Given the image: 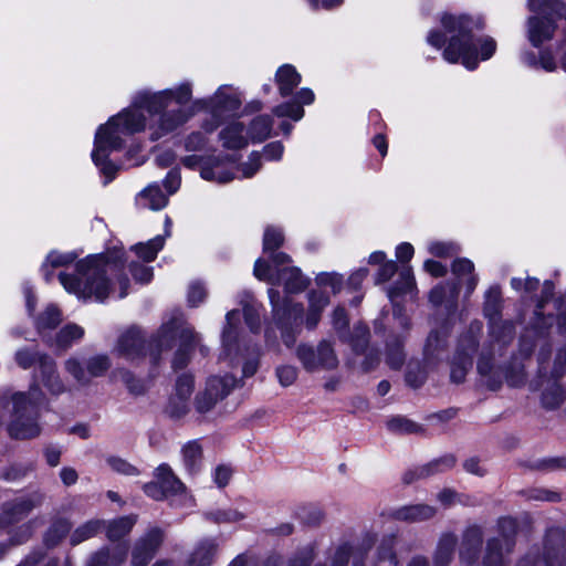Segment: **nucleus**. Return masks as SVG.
<instances>
[{
  "label": "nucleus",
  "mask_w": 566,
  "mask_h": 566,
  "mask_svg": "<svg viewBox=\"0 0 566 566\" xmlns=\"http://www.w3.org/2000/svg\"><path fill=\"white\" fill-rule=\"evenodd\" d=\"M193 81L184 80L163 90L139 91L128 107L97 128L91 156L104 176V185L114 180L119 169L109 156L123 148L128 136L147 132L149 140L158 142L184 127L199 111L211 115L201 128L213 133L222 117L241 106V94L231 85H221L211 96L197 99H193Z\"/></svg>",
  "instance_id": "1"
},
{
  "label": "nucleus",
  "mask_w": 566,
  "mask_h": 566,
  "mask_svg": "<svg viewBox=\"0 0 566 566\" xmlns=\"http://www.w3.org/2000/svg\"><path fill=\"white\" fill-rule=\"evenodd\" d=\"M74 251H51L41 271L46 282L53 279L52 270L61 269L57 279L64 290L83 302L104 303L108 297L124 298L130 287L124 273L123 245H114L99 254L76 261Z\"/></svg>",
  "instance_id": "2"
},
{
  "label": "nucleus",
  "mask_w": 566,
  "mask_h": 566,
  "mask_svg": "<svg viewBox=\"0 0 566 566\" xmlns=\"http://www.w3.org/2000/svg\"><path fill=\"white\" fill-rule=\"evenodd\" d=\"M439 22L440 29H431L426 41L440 50L448 63H461L467 70L474 71L481 62L495 55L496 40L489 34H479L485 29L482 15L443 12Z\"/></svg>",
  "instance_id": "3"
},
{
  "label": "nucleus",
  "mask_w": 566,
  "mask_h": 566,
  "mask_svg": "<svg viewBox=\"0 0 566 566\" xmlns=\"http://www.w3.org/2000/svg\"><path fill=\"white\" fill-rule=\"evenodd\" d=\"M514 551L510 539L489 537L482 554V566H506V559ZM566 556L565 534L560 530H549L545 536L543 551L533 548L521 556L513 566H560Z\"/></svg>",
  "instance_id": "4"
},
{
  "label": "nucleus",
  "mask_w": 566,
  "mask_h": 566,
  "mask_svg": "<svg viewBox=\"0 0 566 566\" xmlns=\"http://www.w3.org/2000/svg\"><path fill=\"white\" fill-rule=\"evenodd\" d=\"M181 163L189 169L200 167V177L203 180L223 185L232 181L237 177V171H240L243 178L253 177L261 168V155L252 151L248 161L241 166L234 156L188 155L182 157Z\"/></svg>",
  "instance_id": "5"
},
{
  "label": "nucleus",
  "mask_w": 566,
  "mask_h": 566,
  "mask_svg": "<svg viewBox=\"0 0 566 566\" xmlns=\"http://www.w3.org/2000/svg\"><path fill=\"white\" fill-rule=\"evenodd\" d=\"M44 395L38 385H31L28 391L13 392L6 401L10 411L8 432L14 439H32L40 434L39 410Z\"/></svg>",
  "instance_id": "6"
},
{
  "label": "nucleus",
  "mask_w": 566,
  "mask_h": 566,
  "mask_svg": "<svg viewBox=\"0 0 566 566\" xmlns=\"http://www.w3.org/2000/svg\"><path fill=\"white\" fill-rule=\"evenodd\" d=\"M177 337L180 345L175 354L172 367L179 369L186 366L189 359V349L199 344L200 335L185 321L181 314L174 315L164 322L151 337L150 358L154 364L158 361L163 352L172 347Z\"/></svg>",
  "instance_id": "7"
},
{
  "label": "nucleus",
  "mask_w": 566,
  "mask_h": 566,
  "mask_svg": "<svg viewBox=\"0 0 566 566\" xmlns=\"http://www.w3.org/2000/svg\"><path fill=\"white\" fill-rule=\"evenodd\" d=\"M239 322V311L232 310L227 313L219 360L232 368L242 363V376L252 377L258 371L261 350L256 345H249L240 337Z\"/></svg>",
  "instance_id": "8"
},
{
  "label": "nucleus",
  "mask_w": 566,
  "mask_h": 566,
  "mask_svg": "<svg viewBox=\"0 0 566 566\" xmlns=\"http://www.w3.org/2000/svg\"><path fill=\"white\" fill-rule=\"evenodd\" d=\"M291 262L286 253L273 254L272 263L258 259L253 270L254 276L273 286H283L287 294L301 293L308 286L310 280L300 268L291 265Z\"/></svg>",
  "instance_id": "9"
},
{
  "label": "nucleus",
  "mask_w": 566,
  "mask_h": 566,
  "mask_svg": "<svg viewBox=\"0 0 566 566\" xmlns=\"http://www.w3.org/2000/svg\"><path fill=\"white\" fill-rule=\"evenodd\" d=\"M563 8L564 2H530L532 14L527 20V39L534 48L553 38Z\"/></svg>",
  "instance_id": "10"
},
{
  "label": "nucleus",
  "mask_w": 566,
  "mask_h": 566,
  "mask_svg": "<svg viewBox=\"0 0 566 566\" xmlns=\"http://www.w3.org/2000/svg\"><path fill=\"white\" fill-rule=\"evenodd\" d=\"M503 297L501 286L491 285L484 293L483 315L489 322L490 336L493 346L501 350L514 337V325L512 322L502 321Z\"/></svg>",
  "instance_id": "11"
},
{
  "label": "nucleus",
  "mask_w": 566,
  "mask_h": 566,
  "mask_svg": "<svg viewBox=\"0 0 566 566\" xmlns=\"http://www.w3.org/2000/svg\"><path fill=\"white\" fill-rule=\"evenodd\" d=\"M269 298L272 305L273 319L281 331V337L286 347L295 344L297 328L303 318V305L287 298L281 302V295L274 287L269 289Z\"/></svg>",
  "instance_id": "12"
},
{
  "label": "nucleus",
  "mask_w": 566,
  "mask_h": 566,
  "mask_svg": "<svg viewBox=\"0 0 566 566\" xmlns=\"http://www.w3.org/2000/svg\"><path fill=\"white\" fill-rule=\"evenodd\" d=\"M482 323L474 321L468 332L461 336L454 357L451 361V380L460 384L464 380L467 371L472 367V357L478 348V336L481 334Z\"/></svg>",
  "instance_id": "13"
},
{
  "label": "nucleus",
  "mask_w": 566,
  "mask_h": 566,
  "mask_svg": "<svg viewBox=\"0 0 566 566\" xmlns=\"http://www.w3.org/2000/svg\"><path fill=\"white\" fill-rule=\"evenodd\" d=\"M295 355L308 373L333 370L338 366L334 347L327 340H321L316 347L310 344H300L296 347Z\"/></svg>",
  "instance_id": "14"
},
{
  "label": "nucleus",
  "mask_w": 566,
  "mask_h": 566,
  "mask_svg": "<svg viewBox=\"0 0 566 566\" xmlns=\"http://www.w3.org/2000/svg\"><path fill=\"white\" fill-rule=\"evenodd\" d=\"M237 384V378L228 373L210 376L203 390L199 391L195 398L196 410L199 413L209 412L235 388Z\"/></svg>",
  "instance_id": "15"
},
{
  "label": "nucleus",
  "mask_w": 566,
  "mask_h": 566,
  "mask_svg": "<svg viewBox=\"0 0 566 566\" xmlns=\"http://www.w3.org/2000/svg\"><path fill=\"white\" fill-rule=\"evenodd\" d=\"M353 547L348 542H340L328 548L324 563L314 566H348ZM315 558V546L310 544L301 548L287 566H310Z\"/></svg>",
  "instance_id": "16"
},
{
  "label": "nucleus",
  "mask_w": 566,
  "mask_h": 566,
  "mask_svg": "<svg viewBox=\"0 0 566 566\" xmlns=\"http://www.w3.org/2000/svg\"><path fill=\"white\" fill-rule=\"evenodd\" d=\"M111 367V359L107 355L97 354L81 361L78 357L72 356L64 363V369L80 385L90 384L92 378L102 377Z\"/></svg>",
  "instance_id": "17"
},
{
  "label": "nucleus",
  "mask_w": 566,
  "mask_h": 566,
  "mask_svg": "<svg viewBox=\"0 0 566 566\" xmlns=\"http://www.w3.org/2000/svg\"><path fill=\"white\" fill-rule=\"evenodd\" d=\"M396 544L397 537L395 534L384 536L370 560L366 563L354 562L353 566H400ZM405 566H430L429 558L416 554L407 560Z\"/></svg>",
  "instance_id": "18"
},
{
  "label": "nucleus",
  "mask_w": 566,
  "mask_h": 566,
  "mask_svg": "<svg viewBox=\"0 0 566 566\" xmlns=\"http://www.w3.org/2000/svg\"><path fill=\"white\" fill-rule=\"evenodd\" d=\"M42 502L43 495L39 492H32L3 503L0 510V530H7L18 524L35 507H39Z\"/></svg>",
  "instance_id": "19"
},
{
  "label": "nucleus",
  "mask_w": 566,
  "mask_h": 566,
  "mask_svg": "<svg viewBox=\"0 0 566 566\" xmlns=\"http://www.w3.org/2000/svg\"><path fill=\"white\" fill-rule=\"evenodd\" d=\"M150 343L147 344L145 335L139 327L130 326L123 331L114 347L115 353L129 361H136L150 353Z\"/></svg>",
  "instance_id": "20"
},
{
  "label": "nucleus",
  "mask_w": 566,
  "mask_h": 566,
  "mask_svg": "<svg viewBox=\"0 0 566 566\" xmlns=\"http://www.w3.org/2000/svg\"><path fill=\"white\" fill-rule=\"evenodd\" d=\"M484 539V531L481 525L467 526L459 544V563L461 566H480L479 558Z\"/></svg>",
  "instance_id": "21"
},
{
  "label": "nucleus",
  "mask_w": 566,
  "mask_h": 566,
  "mask_svg": "<svg viewBox=\"0 0 566 566\" xmlns=\"http://www.w3.org/2000/svg\"><path fill=\"white\" fill-rule=\"evenodd\" d=\"M436 509L427 504L406 505L388 513H382L378 520L374 522L373 527L378 531L382 528V522L385 518H392L403 522H420L433 517Z\"/></svg>",
  "instance_id": "22"
},
{
  "label": "nucleus",
  "mask_w": 566,
  "mask_h": 566,
  "mask_svg": "<svg viewBox=\"0 0 566 566\" xmlns=\"http://www.w3.org/2000/svg\"><path fill=\"white\" fill-rule=\"evenodd\" d=\"M315 101L314 92L308 87L297 91L291 101L279 104L273 108L276 117H289L294 122H298L304 117V106L311 105Z\"/></svg>",
  "instance_id": "23"
},
{
  "label": "nucleus",
  "mask_w": 566,
  "mask_h": 566,
  "mask_svg": "<svg viewBox=\"0 0 566 566\" xmlns=\"http://www.w3.org/2000/svg\"><path fill=\"white\" fill-rule=\"evenodd\" d=\"M416 291H417L416 280H415L412 270L409 266L402 268L399 271L398 281L395 283L394 286H391L388 290V297L390 298V301L394 305V314H395V316H397L399 324L403 328L407 327V318L399 314L397 304H396V297H398L400 295H407V294H409L412 297L415 295Z\"/></svg>",
  "instance_id": "24"
},
{
  "label": "nucleus",
  "mask_w": 566,
  "mask_h": 566,
  "mask_svg": "<svg viewBox=\"0 0 566 566\" xmlns=\"http://www.w3.org/2000/svg\"><path fill=\"white\" fill-rule=\"evenodd\" d=\"M127 551L124 544L112 548L104 546L90 555L85 566H122L127 558Z\"/></svg>",
  "instance_id": "25"
},
{
  "label": "nucleus",
  "mask_w": 566,
  "mask_h": 566,
  "mask_svg": "<svg viewBox=\"0 0 566 566\" xmlns=\"http://www.w3.org/2000/svg\"><path fill=\"white\" fill-rule=\"evenodd\" d=\"M449 329V326L443 325L441 329L430 332L424 346V360L428 365H433L444 357Z\"/></svg>",
  "instance_id": "26"
},
{
  "label": "nucleus",
  "mask_w": 566,
  "mask_h": 566,
  "mask_svg": "<svg viewBox=\"0 0 566 566\" xmlns=\"http://www.w3.org/2000/svg\"><path fill=\"white\" fill-rule=\"evenodd\" d=\"M39 370L43 386L52 394L64 392L65 386L56 370V365L50 356L39 357Z\"/></svg>",
  "instance_id": "27"
},
{
  "label": "nucleus",
  "mask_w": 566,
  "mask_h": 566,
  "mask_svg": "<svg viewBox=\"0 0 566 566\" xmlns=\"http://www.w3.org/2000/svg\"><path fill=\"white\" fill-rule=\"evenodd\" d=\"M219 139L227 149H241L247 147L250 142L244 125L238 120L227 124L220 130Z\"/></svg>",
  "instance_id": "28"
},
{
  "label": "nucleus",
  "mask_w": 566,
  "mask_h": 566,
  "mask_svg": "<svg viewBox=\"0 0 566 566\" xmlns=\"http://www.w3.org/2000/svg\"><path fill=\"white\" fill-rule=\"evenodd\" d=\"M171 221L168 217L165 220V233L156 235L147 242H140L132 247V250L144 262H151L157 258L159 251L163 250L166 238L170 235Z\"/></svg>",
  "instance_id": "29"
},
{
  "label": "nucleus",
  "mask_w": 566,
  "mask_h": 566,
  "mask_svg": "<svg viewBox=\"0 0 566 566\" xmlns=\"http://www.w3.org/2000/svg\"><path fill=\"white\" fill-rule=\"evenodd\" d=\"M214 538H205L196 544L189 554L185 566H211L218 552Z\"/></svg>",
  "instance_id": "30"
},
{
  "label": "nucleus",
  "mask_w": 566,
  "mask_h": 566,
  "mask_svg": "<svg viewBox=\"0 0 566 566\" xmlns=\"http://www.w3.org/2000/svg\"><path fill=\"white\" fill-rule=\"evenodd\" d=\"M301 81V74L292 64L281 65L275 73V84L282 97L291 96Z\"/></svg>",
  "instance_id": "31"
},
{
  "label": "nucleus",
  "mask_w": 566,
  "mask_h": 566,
  "mask_svg": "<svg viewBox=\"0 0 566 566\" xmlns=\"http://www.w3.org/2000/svg\"><path fill=\"white\" fill-rule=\"evenodd\" d=\"M181 461L189 474L198 473L203 463V448L199 440H190L181 448Z\"/></svg>",
  "instance_id": "32"
},
{
  "label": "nucleus",
  "mask_w": 566,
  "mask_h": 566,
  "mask_svg": "<svg viewBox=\"0 0 566 566\" xmlns=\"http://www.w3.org/2000/svg\"><path fill=\"white\" fill-rule=\"evenodd\" d=\"M308 308L305 316V325L308 329L317 326L322 313L329 304V295L323 291H310L307 294Z\"/></svg>",
  "instance_id": "33"
},
{
  "label": "nucleus",
  "mask_w": 566,
  "mask_h": 566,
  "mask_svg": "<svg viewBox=\"0 0 566 566\" xmlns=\"http://www.w3.org/2000/svg\"><path fill=\"white\" fill-rule=\"evenodd\" d=\"M451 270L459 280H463L465 296L469 297L479 283L473 262L467 258H458L452 262Z\"/></svg>",
  "instance_id": "34"
},
{
  "label": "nucleus",
  "mask_w": 566,
  "mask_h": 566,
  "mask_svg": "<svg viewBox=\"0 0 566 566\" xmlns=\"http://www.w3.org/2000/svg\"><path fill=\"white\" fill-rule=\"evenodd\" d=\"M458 294V284L454 282H446L438 284L431 290L429 300L436 306L444 304L448 311H450L455 307Z\"/></svg>",
  "instance_id": "35"
},
{
  "label": "nucleus",
  "mask_w": 566,
  "mask_h": 566,
  "mask_svg": "<svg viewBox=\"0 0 566 566\" xmlns=\"http://www.w3.org/2000/svg\"><path fill=\"white\" fill-rule=\"evenodd\" d=\"M137 522V515L120 516L111 521H105L106 537L111 542H117L127 536Z\"/></svg>",
  "instance_id": "36"
},
{
  "label": "nucleus",
  "mask_w": 566,
  "mask_h": 566,
  "mask_svg": "<svg viewBox=\"0 0 566 566\" xmlns=\"http://www.w3.org/2000/svg\"><path fill=\"white\" fill-rule=\"evenodd\" d=\"M154 476L167 491L168 496L182 495L186 493L185 484L175 475L168 464H160L156 469Z\"/></svg>",
  "instance_id": "37"
},
{
  "label": "nucleus",
  "mask_w": 566,
  "mask_h": 566,
  "mask_svg": "<svg viewBox=\"0 0 566 566\" xmlns=\"http://www.w3.org/2000/svg\"><path fill=\"white\" fill-rule=\"evenodd\" d=\"M138 203L150 210H160L167 206L168 198L157 184H151L139 193Z\"/></svg>",
  "instance_id": "38"
},
{
  "label": "nucleus",
  "mask_w": 566,
  "mask_h": 566,
  "mask_svg": "<svg viewBox=\"0 0 566 566\" xmlns=\"http://www.w3.org/2000/svg\"><path fill=\"white\" fill-rule=\"evenodd\" d=\"M17 566H72L69 559L61 562L54 555L39 548L30 552Z\"/></svg>",
  "instance_id": "39"
},
{
  "label": "nucleus",
  "mask_w": 566,
  "mask_h": 566,
  "mask_svg": "<svg viewBox=\"0 0 566 566\" xmlns=\"http://www.w3.org/2000/svg\"><path fill=\"white\" fill-rule=\"evenodd\" d=\"M273 128V119L270 115L254 117L247 129L250 142L262 143L268 139Z\"/></svg>",
  "instance_id": "40"
},
{
  "label": "nucleus",
  "mask_w": 566,
  "mask_h": 566,
  "mask_svg": "<svg viewBox=\"0 0 566 566\" xmlns=\"http://www.w3.org/2000/svg\"><path fill=\"white\" fill-rule=\"evenodd\" d=\"M105 526V521L99 518H94L86 521L85 523L78 525L70 535V543L72 546H76L87 539L96 536Z\"/></svg>",
  "instance_id": "41"
},
{
  "label": "nucleus",
  "mask_w": 566,
  "mask_h": 566,
  "mask_svg": "<svg viewBox=\"0 0 566 566\" xmlns=\"http://www.w3.org/2000/svg\"><path fill=\"white\" fill-rule=\"evenodd\" d=\"M84 334L85 331L82 326L74 323L66 324L57 332L53 345L59 349H67L75 342L81 340Z\"/></svg>",
  "instance_id": "42"
},
{
  "label": "nucleus",
  "mask_w": 566,
  "mask_h": 566,
  "mask_svg": "<svg viewBox=\"0 0 566 566\" xmlns=\"http://www.w3.org/2000/svg\"><path fill=\"white\" fill-rule=\"evenodd\" d=\"M316 291H323L325 294L336 295L344 285V277L337 272H321L315 276Z\"/></svg>",
  "instance_id": "43"
},
{
  "label": "nucleus",
  "mask_w": 566,
  "mask_h": 566,
  "mask_svg": "<svg viewBox=\"0 0 566 566\" xmlns=\"http://www.w3.org/2000/svg\"><path fill=\"white\" fill-rule=\"evenodd\" d=\"M522 61L532 67H541L546 72H554L557 69V61L551 50H541L538 57L531 52H524L521 56Z\"/></svg>",
  "instance_id": "44"
},
{
  "label": "nucleus",
  "mask_w": 566,
  "mask_h": 566,
  "mask_svg": "<svg viewBox=\"0 0 566 566\" xmlns=\"http://www.w3.org/2000/svg\"><path fill=\"white\" fill-rule=\"evenodd\" d=\"M71 530V522L66 518L55 520L44 535V543L48 547L57 545Z\"/></svg>",
  "instance_id": "45"
},
{
  "label": "nucleus",
  "mask_w": 566,
  "mask_h": 566,
  "mask_svg": "<svg viewBox=\"0 0 566 566\" xmlns=\"http://www.w3.org/2000/svg\"><path fill=\"white\" fill-rule=\"evenodd\" d=\"M62 316L60 310L50 304L35 319V325L40 334H44L45 331L56 327L61 323Z\"/></svg>",
  "instance_id": "46"
},
{
  "label": "nucleus",
  "mask_w": 566,
  "mask_h": 566,
  "mask_svg": "<svg viewBox=\"0 0 566 566\" xmlns=\"http://www.w3.org/2000/svg\"><path fill=\"white\" fill-rule=\"evenodd\" d=\"M284 234L280 228L266 227L263 235V252L269 255L272 262L273 254L279 253L276 250L282 245Z\"/></svg>",
  "instance_id": "47"
},
{
  "label": "nucleus",
  "mask_w": 566,
  "mask_h": 566,
  "mask_svg": "<svg viewBox=\"0 0 566 566\" xmlns=\"http://www.w3.org/2000/svg\"><path fill=\"white\" fill-rule=\"evenodd\" d=\"M565 397V390L554 380L544 389L542 402L545 408L555 409L564 402Z\"/></svg>",
  "instance_id": "48"
},
{
  "label": "nucleus",
  "mask_w": 566,
  "mask_h": 566,
  "mask_svg": "<svg viewBox=\"0 0 566 566\" xmlns=\"http://www.w3.org/2000/svg\"><path fill=\"white\" fill-rule=\"evenodd\" d=\"M211 133L206 132V129L202 128V130H195L185 136L182 144L186 151L189 153H196V151H202L207 149L209 145V135Z\"/></svg>",
  "instance_id": "49"
},
{
  "label": "nucleus",
  "mask_w": 566,
  "mask_h": 566,
  "mask_svg": "<svg viewBox=\"0 0 566 566\" xmlns=\"http://www.w3.org/2000/svg\"><path fill=\"white\" fill-rule=\"evenodd\" d=\"M245 517L247 514L244 512L233 507L216 510L208 514V518L218 524L238 523L243 521Z\"/></svg>",
  "instance_id": "50"
},
{
  "label": "nucleus",
  "mask_w": 566,
  "mask_h": 566,
  "mask_svg": "<svg viewBox=\"0 0 566 566\" xmlns=\"http://www.w3.org/2000/svg\"><path fill=\"white\" fill-rule=\"evenodd\" d=\"M208 296V292L203 282L193 280L187 289V304L190 307H197L202 304Z\"/></svg>",
  "instance_id": "51"
},
{
  "label": "nucleus",
  "mask_w": 566,
  "mask_h": 566,
  "mask_svg": "<svg viewBox=\"0 0 566 566\" xmlns=\"http://www.w3.org/2000/svg\"><path fill=\"white\" fill-rule=\"evenodd\" d=\"M430 254L437 258H450L459 252V245L452 241H430L427 244Z\"/></svg>",
  "instance_id": "52"
},
{
  "label": "nucleus",
  "mask_w": 566,
  "mask_h": 566,
  "mask_svg": "<svg viewBox=\"0 0 566 566\" xmlns=\"http://www.w3.org/2000/svg\"><path fill=\"white\" fill-rule=\"evenodd\" d=\"M261 305L252 297L243 304V315L247 325L251 332L256 333L260 329V310Z\"/></svg>",
  "instance_id": "53"
},
{
  "label": "nucleus",
  "mask_w": 566,
  "mask_h": 566,
  "mask_svg": "<svg viewBox=\"0 0 566 566\" xmlns=\"http://www.w3.org/2000/svg\"><path fill=\"white\" fill-rule=\"evenodd\" d=\"M510 284L515 292L525 297L531 296L541 285L539 280L533 276H527L525 279L512 277Z\"/></svg>",
  "instance_id": "54"
},
{
  "label": "nucleus",
  "mask_w": 566,
  "mask_h": 566,
  "mask_svg": "<svg viewBox=\"0 0 566 566\" xmlns=\"http://www.w3.org/2000/svg\"><path fill=\"white\" fill-rule=\"evenodd\" d=\"M517 531L516 521L512 517H500L497 520V535L493 536L494 538L500 539H510L513 543V547H515V535Z\"/></svg>",
  "instance_id": "55"
},
{
  "label": "nucleus",
  "mask_w": 566,
  "mask_h": 566,
  "mask_svg": "<svg viewBox=\"0 0 566 566\" xmlns=\"http://www.w3.org/2000/svg\"><path fill=\"white\" fill-rule=\"evenodd\" d=\"M387 363L394 368L398 369L402 366L405 360V355L402 353V342L400 338H395L394 340L388 342L387 344Z\"/></svg>",
  "instance_id": "56"
},
{
  "label": "nucleus",
  "mask_w": 566,
  "mask_h": 566,
  "mask_svg": "<svg viewBox=\"0 0 566 566\" xmlns=\"http://www.w3.org/2000/svg\"><path fill=\"white\" fill-rule=\"evenodd\" d=\"M33 530H34V523L32 521H29V522L18 526L13 531H11L9 534V539H10L11 544H13V546H19V545L27 543L31 538V536L33 534Z\"/></svg>",
  "instance_id": "57"
},
{
  "label": "nucleus",
  "mask_w": 566,
  "mask_h": 566,
  "mask_svg": "<svg viewBox=\"0 0 566 566\" xmlns=\"http://www.w3.org/2000/svg\"><path fill=\"white\" fill-rule=\"evenodd\" d=\"M163 531L160 528L154 527L150 528L144 536H142L138 542L144 544L148 552L155 555L163 543Z\"/></svg>",
  "instance_id": "58"
},
{
  "label": "nucleus",
  "mask_w": 566,
  "mask_h": 566,
  "mask_svg": "<svg viewBox=\"0 0 566 566\" xmlns=\"http://www.w3.org/2000/svg\"><path fill=\"white\" fill-rule=\"evenodd\" d=\"M387 427L394 432L412 433L419 430V426L411 420L396 416L387 421Z\"/></svg>",
  "instance_id": "59"
},
{
  "label": "nucleus",
  "mask_w": 566,
  "mask_h": 566,
  "mask_svg": "<svg viewBox=\"0 0 566 566\" xmlns=\"http://www.w3.org/2000/svg\"><path fill=\"white\" fill-rule=\"evenodd\" d=\"M189 411V399L171 395L167 405V412L174 418H180Z\"/></svg>",
  "instance_id": "60"
},
{
  "label": "nucleus",
  "mask_w": 566,
  "mask_h": 566,
  "mask_svg": "<svg viewBox=\"0 0 566 566\" xmlns=\"http://www.w3.org/2000/svg\"><path fill=\"white\" fill-rule=\"evenodd\" d=\"M298 370L292 365H280L275 368L277 381L283 387H289L297 379Z\"/></svg>",
  "instance_id": "61"
},
{
  "label": "nucleus",
  "mask_w": 566,
  "mask_h": 566,
  "mask_svg": "<svg viewBox=\"0 0 566 566\" xmlns=\"http://www.w3.org/2000/svg\"><path fill=\"white\" fill-rule=\"evenodd\" d=\"M129 272L137 283L147 284L153 280V268L138 262H130Z\"/></svg>",
  "instance_id": "62"
},
{
  "label": "nucleus",
  "mask_w": 566,
  "mask_h": 566,
  "mask_svg": "<svg viewBox=\"0 0 566 566\" xmlns=\"http://www.w3.org/2000/svg\"><path fill=\"white\" fill-rule=\"evenodd\" d=\"M48 356L46 354H41L29 348H22L17 350L15 353V361L23 369H28L32 367L34 364L39 365V357Z\"/></svg>",
  "instance_id": "63"
},
{
  "label": "nucleus",
  "mask_w": 566,
  "mask_h": 566,
  "mask_svg": "<svg viewBox=\"0 0 566 566\" xmlns=\"http://www.w3.org/2000/svg\"><path fill=\"white\" fill-rule=\"evenodd\" d=\"M120 379L134 395H142L148 388L146 381L136 378L130 371H120Z\"/></svg>",
  "instance_id": "64"
}]
</instances>
